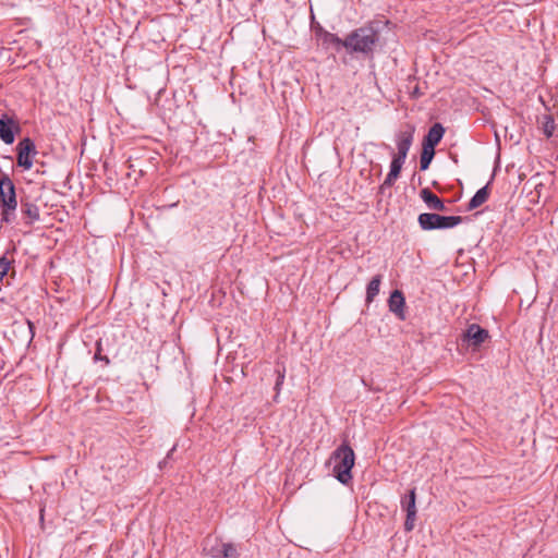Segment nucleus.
I'll list each match as a JSON object with an SVG mask.
<instances>
[{
  "instance_id": "nucleus-27",
  "label": "nucleus",
  "mask_w": 558,
  "mask_h": 558,
  "mask_svg": "<svg viewBox=\"0 0 558 558\" xmlns=\"http://www.w3.org/2000/svg\"><path fill=\"white\" fill-rule=\"evenodd\" d=\"M3 158H4V159H8V160H12V157H11V156H4Z\"/></svg>"
},
{
  "instance_id": "nucleus-13",
  "label": "nucleus",
  "mask_w": 558,
  "mask_h": 558,
  "mask_svg": "<svg viewBox=\"0 0 558 558\" xmlns=\"http://www.w3.org/2000/svg\"><path fill=\"white\" fill-rule=\"evenodd\" d=\"M445 134V128L441 123H434L423 138L422 146L434 148L440 143Z\"/></svg>"
},
{
  "instance_id": "nucleus-9",
  "label": "nucleus",
  "mask_w": 558,
  "mask_h": 558,
  "mask_svg": "<svg viewBox=\"0 0 558 558\" xmlns=\"http://www.w3.org/2000/svg\"><path fill=\"white\" fill-rule=\"evenodd\" d=\"M21 132V125L13 117L3 114L0 118V138L11 145L15 141V135Z\"/></svg>"
},
{
  "instance_id": "nucleus-17",
  "label": "nucleus",
  "mask_w": 558,
  "mask_h": 558,
  "mask_svg": "<svg viewBox=\"0 0 558 558\" xmlns=\"http://www.w3.org/2000/svg\"><path fill=\"white\" fill-rule=\"evenodd\" d=\"M381 279H383V276L378 274V275L374 276L371 279V281L368 282V284L366 287V299H365L367 304L372 303L374 301V299L376 298V295L379 293Z\"/></svg>"
},
{
  "instance_id": "nucleus-25",
  "label": "nucleus",
  "mask_w": 558,
  "mask_h": 558,
  "mask_svg": "<svg viewBox=\"0 0 558 558\" xmlns=\"http://www.w3.org/2000/svg\"><path fill=\"white\" fill-rule=\"evenodd\" d=\"M278 376L276 379V385L282 384L284 376L280 373V371H276Z\"/></svg>"
},
{
  "instance_id": "nucleus-3",
  "label": "nucleus",
  "mask_w": 558,
  "mask_h": 558,
  "mask_svg": "<svg viewBox=\"0 0 558 558\" xmlns=\"http://www.w3.org/2000/svg\"><path fill=\"white\" fill-rule=\"evenodd\" d=\"M17 207L15 185L5 172H1L0 177V209L1 221L10 223L15 218V210Z\"/></svg>"
},
{
  "instance_id": "nucleus-15",
  "label": "nucleus",
  "mask_w": 558,
  "mask_h": 558,
  "mask_svg": "<svg viewBox=\"0 0 558 558\" xmlns=\"http://www.w3.org/2000/svg\"><path fill=\"white\" fill-rule=\"evenodd\" d=\"M489 184H490V182H488L485 186H483L476 191V193L473 195V197L468 203L466 209L469 211L478 208L488 199L489 194H490Z\"/></svg>"
},
{
  "instance_id": "nucleus-28",
  "label": "nucleus",
  "mask_w": 558,
  "mask_h": 558,
  "mask_svg": "<svg viewBox=\"0 0 558 558\" xmlns=\"http://www.w3.org/2000/svg\"><path fill=\"white\" fill-rule=\"evenodd\" d=\"M27 324H28L29 328L32 329L33 324L29 320H27Z\"/></svg>"
},
{
  "instance_id": "nucleus-22",
  "label": "nucleus",
  "mask_w": 558,
  "mask_h": 558,
  "mask_svg": "<svg viewBox=\"0 0 558 558\" xmlns=\"http://www.w3.org/2000/svg\"><path fill=\"white\" fill-rule=\"evenodd\" d=\"M93 360L95 362H104L105 365H108L110 363V360H109L108 355L107 354H102L101 339L96 341V351H95Z\"/></svg>"
},
{
  "instance_id": "nucleus-11",
  "label": "nucleus",
  "mask_w": 558,
  "mask_h": 558,
  "mask_svg": "<svg viewBox=\"0 0 558 558\" xmlns=\"http://www.w3.org/2000/svg\"><path fill=\"white\" fill-rule=\"evenodd\" d=\"M316 35L319 37L323 46L325 47H333L337 51H339L341 48L347 49V37L341 39L336 34L325 31L323 27H319L316 31Z\"/></svg>"
},
{
  "instance_id": "nucleus-18",
  "label": "nucleus",
  "mask_w": 558,
  "mask_h": 558,
  "mask_svg": "<svg viewBox=\"0 0 558 558\" xmlns=\"http://www.w3.org/2000/svg\"><path fill=\"white\" fill-rule=\"evenodd\" d=\"M416 494L415 488L409 492V495L403 498L401 501L402 508L405 510L407 514L416 515Z\"/></svg>"
},
{
  "instance_id": "nucleus-5",
  "label": "nucleus",
  "mask_w": 558,
  "mask_h": 558,
  "mask_svg": "<svg viewBox=\"0 0 558 558\" xmlns=\"http://www.w3.org/2000/svg\"><path fill=\"white\" fill-rule=\"evenodd\" d=\"M16 163L24 170H29L33 167V159L37 155V149L34 141L29 137H24L16 145Z\"/></svg>"
},
{
  "instance_id": "nucleus-6",
  "label": "nucleus",
  "mask_w": 558,
  "mask_h": 558,
  "mask_svg": "<svg viewBox=\"0 0 558 558\" xmlns=\"http://www.w3.org/2000/svg\"><path fill=\"white\" fill-rule=\"evenodd\" d=\"M489 332L487 329L481 327L478 324H471L468 326L465 331L461 336L462 345L472 348L473 350L478 349L487 339Z\"/></svg>"
},
{
  "instance_id": "nucleus-1",
  "label": "nucleus",
  "mask_w": 558,
  "mask_h": 558,
  "mask_svg": "<svg viewBox=\"0 0 558 558\" xmlns=\"http://www.w3.org/2000/svg\"><path fill=\"white\" fill-rule=\"evenodd\" d=\"M379 39L380 33L376 23L371 22L352 31L347 36V51L350 54L362 53L365 57H373Z\"/></svg>"
},
{
  "instance_id": "nucleus-14",
  "label": "nucleus",
  "mask_w": 558,
  "mask_h": 558,
  "mask_svg": "<svg viewBox=\"0 0 558 558\" xmlns=\"http://www.w3.org/2000/svg\"><path fill=\"white\" fill-rule=\"evenodd\" d=\"M403 165H404L403 162H400V161H397L393 159L391 160L390 170H389L386 179L384 180L383 184L378 189L379 194L384 195L386 189H389L395 184L397 179L400 177Z\"/></svg>"
},
{
  "instance_id": "nucleus-7",
  "label": "nucleus",
  "mask_w": 558,
  "mask_h": 558,
  "mask_svg": "<svg viewBox=\"0 0 558 558\" xmlns=\"http://www.w3.org/2000/svg\"><path fill=\"white\" fill-rule=\"evenodd\" d=\"M203 550L210 558H240L238 548L233 543H222L218 539H215L211 545L207 541Z\"/></svg>"
},
{
  "instance_id": "nucleus-24",
  "label": "nucleus",
  "mask_w": 558,
  "mask_h": 558,
  "mask_svg": "<svg viewBox=\"0 0 558 558\" xmlns=\"http://www.w3.org/2000/svg\"><path fill=\"white\" fill-rule=\"evenodd\" d=\"M177 446H173L169 452L167 453V457L159 463V468L162 469L165 465H167L168 460L172 457V453L175 451Z\"/></svg>"
},
{
  "instance_id": "nucleus-21",
  "label": "nucleus",
  "mask_w": 558,
  "mask_h": 558,
  "mask_svg": "<svg viewBox=\"0 0 558 558\" xmlns=\"http://www.w3.org/2000/svg\"><path fill=\"white\" fill-rule=\"evenodd\" d=\"M9 251H7L1 257H0V282H2L3 278L7 276L10 266L12 264V260L8 258Z\"/></svg>"
},
{
  "instance_id": "nucleus-2",
  "label": "nucleus",
  "mask_w": 558,
  "mask_h": 558,
  "mask_svg": "<svg viewBox=\"0 0 558 558\" xmlns=\"http://www.w3.org/2000/svg\"><path fill=\"white\" fill-rule=\"evenodd\" d=\"M329 463H333L332 474L337 481L343 485H348L352 481V469L355 463V453L347 441H343L331 453Z\"/></svg>"
},
{
  "instance_id": "nucleus-8",
  "label": "nucleus",
  "mask_w": 558,
  "mask_h": 558,
  "mask_svg": "<svg viewBox=\"0 0 558 558\" xmlns=\"http://www.w3.org/2000/svg\"><path fill=\"white\" fill-rule=\"evenodd\" d=\"M414 138V128L411 125L407 126V130L400 131L397 134V149L398 153L392 157L393 160L403 162L407 159L408 153L410 150V147L413 143Z\"/></svg>"
},
{
  "instance_id": "nucleus-23",
  "label": "nucleus",
  "mask_w": 558,
  "mask_h": 558,
  "mask_svg": "<svg viewBox=\"0 0 558 558\" xmlns=\"http://www.w3.org/2000/svg\"><path fill=\"white\" fill-rule=\"evenodd\" d=\"M415 520H416V515L407 514V518L404 521V530L407 532H411L414 529Z\"/></svg>"
},
{
  "instance_id": "nucleus-19",
  "label": "nucleus",
  "mask_w": 558,
  "mask_h": 558,
  "mask_svg": "<svg viewBox=\"0 0 558 558\" xmlns=\"http://www.w3.org/2000/svg\"><path fill=\"white\" fill-rule=\"evenodd\" d=\"M434 156H435L434 148L422 146V151H421V156H420V170L421 171H426L429 168Z\"/></svg>"
},
{
  "instance_id": "nucleus-12",
  "label": "nucleus",
  "mask_w": 558,
  "mask_h": 558,
  "mask_svg": "<svg viewBox=\"0 0 558 558\" xmlns=\"http://www.w3.org/2000/svg\"><path fill=\"white\" fill-rule=\"evenodd\" d=\"M420 197L426 204L427 208L435 211H446L447 207L441 198H439L428 187H424L420 192Z\"/></svg>"
},
{
  "instance_id": "nucleus-4",
  "label": "nucleus",
  "mask_w": 558,
  "mask_h": 558,
  "mask_svg": "<svg viewBox=\"0 0 558 558\" xmlns=\"http://www.w3.org/2000/svg\"><path fill=\"white\" fill-rule=\"evenodd\" d=\"M461 216H442L436 213H423L417 217L418 226L424 231L451 229L463 221Z\"/></svg>"
},
{
  "instance_id": "nucleus-10",
  "label": "nucleus",
  "mask_w": 558,
  "mask_h": 558,
  "mask_svg": "<svg viewBox=\"0 0 558 558\" xmlns=\"http://www.w3.org/2000/svg\"><path fill=\"white\" fill-rule=\"evenodd\" d=\"M388 307L389 311L393 313L399 319H405V299L402 291L397 289L390 293V296L388 299Z\"/></svg>"
},
{
  "instance_id": "nucleus-26",
  "label": "nucleus",
  "mask_w": 558,
  "mask_h": 558,
  "mask_svg": "<svg viewBox=\"0 0 558 558\" xmlns=\"http://www.w3.org/2000/svg\"><path fill=\"white\" fill-rule=\"evenodd\" d=\"M278 388H279V386H278V385H275V386H274V390L276 391L275 400H277V396H278Z\"/></svg>"
},
{
  "instance_id": "nucleus-16",
  "label": "nucleus",
  "mask_w": 558,
  "mask_h": 558,
  "mask_svg": "<svg viewBox=\"0 0 558 558\" xmlns=\"http://www.w3.org/2000/svg\"><path fill=\"white\" fill-rule=\"evenodd\" d=\"M21 211L27 218L25 225L32 226L40 219L39 207L31 202H21Z\"/></svg>"
},
{
  "instance_id": "nucleus-20",
  "label": "nucleus",
  "mask_w": 558,
  "mask_h": 558,
  "mask_svg": "<svg viewBox=\"0 0 558 558\" xmlns=\"http://www.w3.org/2000/svg\"><path fill=\"white\" fill-rule=\"evenodd\" d=\"M541 124H542V131H543L544 135L547 138L551 137L556 130V123H555L554 117L551 114L543 116V118L541 120Z\"/></svg>"
}]
</instances>
